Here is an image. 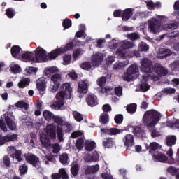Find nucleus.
Here are the masks:
<instances>
[{
	"label": "nucleus",
	"instance_id": "obj_1",
	"mask_svg": "<svg viewBox=\"0 0 179 179\" xmlns=\"http://www.w3.org/2000/svg\"><path fill=\"white\" fill-rule=\"evenodd\" d=\"M141 71L145 73L143 76L151 78L153 80H159V77L155 75V65H153V62L150 59L144 58L141 60Z\"/></svg>",
	"mask_w": 179,
	"mask_h": 179
},
{
	"label": "nucleus",
	"instance_id": "obj_2",
	"mask_svg": "<svg viewBox=\"0 0 179 179\" xmlns=\"http://www.w3.org/2000/svg\"><path fill=\"white\" fill-rule=\"evenodd\" d=\"M160 117V113L155 110L146 111L143 117V124L148 128H153L159 122Z\"/></svg>",
	"mask_w": 179,
	"mask_h": 179
},
{
	"label": "nucleus",
	"instance_id": "obj_3",
	"mask_svg": "<svg viewBox=\"0 0 179 179\" xmlns=\"http://www.w3.org/2000/svg\"><path fill=\"white\" fill-rule=\"evenodd\" d=\"M55 122H56V124H58L57 128L58 141L59 142H64V132H68V131H69V129L72 128V126L69 123H65L64 124H61V122H62V120L59 117H55Z\"/></svg>",
	"mask_w": 179,
	"mask_h": 179
},
{
	"label": "nucleus",
	"instance_id": "obj_4",
	"mask_svg": "<svg viewBox=\"0 0 179 179\" xmlns=\"http://www.w3.org/2000/svg\"><path fill=\"white\" fill-rule=\"evenodd\" d=\"M139 76V69L136 64H131L122 75L123 80L131 82Z\"/></svg>",
	"mask_w": 179,
	"mask_h": 179
},
{
	"label": "nucleus",
	"instance_id": "obj_5",
	"mask_svg": "<svg viewBox=\"0 0 179 179\" xmlns=\"http://www.w3.org/2000/svg\"><path fill=\"white\" fill-rule=\"evenodd\" d=\"M120 45L121 47L117 51V55L120 57V58L131 57L127 50H129V48H134V47H135V43L128 41H122L120 42Z\"/></svg>",
	"mask_w": 179,
	"mask_h": 179
},
{
	"label": "nucleus",
	"instance_id": "obj_6",
	"mask_svg": "<svg viewBox=\"0 0 179 179\" xmlns=\"http://www.w3.org/2000/svg\"><path fill=\"white\" fill-rule=\"evenodd\" d=\"M62 80V76L59 73H55L50 78V85L49 90L52 93H55L61 86V81Z\"/></svg>",
	"mask_w": 179,
	"mask_h": 179
},
{
	"label": "nucleus",
	"instance_id": "obj_7",
	"mask_svg": "<svg viewBox=\"0 0 179 179\" xmlns=\"http://www.w3.org/2000/svg\"><path fill=\"white\" fill-rule=\"evenodd\" d=\"M73 43H69L64 47H61L60 48H57L55 50H53L52 52L48 55L49 57V61H51L52 59H55L59 55H61V54H64V52H66V51H69V50H71L73 48Z\"/></svg>",
	"mask_w": 179,
	"mask_h": 179
},
{
	"label": "nucleus",
	"instance_id": "obj_8",
	"mask_svg": "<svg viewBox=\"0 0 179 179\" xmlns=\"http://www.w3.org/2000/svg\"><path fill=\"white\" fill-rule=\"evenodd\" d=\"M50 61V57L47 55L45 50L41 47H38L35 50L34 62H45Z\"/></svg>",
	"mask_w": 179,
	"mask_h": 179
},
{
	"label": "nucleus",
	"instance_id": "obj_9",
	"mask_svg": "<svg viewBox=\"0 0 179 179\" xmlns=\"http://www.w3.org/2000/svg\"><path fill=\"white\" fill-rule=\"evenodd\" d=\"M62 90L56 95V98L59 99H66L71 98V94L72 93V87H71V84L66 83L62 85L61 86Z\"/></svg>",
	"mask_w": 179,
	"mask_h": 179
},
{
	"label": "nucleus",
	"instance_id": "obj_10",
	"mask_svg": "<svg viewBox=\"0 0 179 179\" xmlns=\"http://www.w3.org/2000/svg\"><path fill=\"white\" fill-rule=\"evenodd\" d=\"M148 31L150 33H160L162 31V27L160 25V22L156 18H151L148 20Z\"/></svg>",
	"mask_w": 179,
	"mask_h": 179
},
{
	"label": "nucleus",
	"instance_id": "obj_11",
	"mask_svg": "<svg viewBox=\"0 0 179 179\" xmlns=\"http://www.w3.org/2000/svg\"><path fill=\"white\" fill-rule=\"evenodd\" d=\"M27 163H30L32 164L34 167L36 169H41V162H40V159L37 156L31 154H29L25 156Z\"/></svg>",
	"mask_w": 179,
	"mask_h": 179
},
{
	"label": "nucleus",
	"instance_id": "obj_12",
	"mask_svg": "<svg viewBox=\"0 0 179 179\" xmlns=\"http://www.w3.org/2000/svg\"><path fill=\"white\" fill-rule=\"evenodd\" d=\"M15 141H17V134H7L4 136L0 134V146L5 145L6 142H15Z\"/></svg>",
	"mask_w": 179,
	"mask_h": 179
},
{
	"label": "nucleus",
	"instance_id": "obj_13",
	"mask_svg": "<svg viewBox=\"0 0 179 179\" xmlns=\"http://www.w3.org/2000/svg\"><path fill=\"white\" fill-rule=\"evenodd\" d=\"M154 72L159 75V76H166L169 73V70L164 68L160 63H155L154 64Z\"/></svg>",
	"mask_w": 179,
	"mask_h": 179
},
{
	"label": "nucleus",
	"instance_id": "obj_14",
	"mask_svg": "<svg viewBox=\"0 0 179 179\" xmlns=\"http://www.w3.org/2000/svg\"><path fill=\"white\" fill-rule=\"evenodd\" d=\"M103 56L101 52H96L91 57V61L93 66H99L101 65V62H103Z\"/></svg>",
	"mask_w": 179,
	"mask_h": 179
},
{
	"label": "nucleus",
	"instance_id": "obj_15",
	"mask_svg": "<svg viewBox=\"0 0 179 179\" xmlns=\"http://www.w3.org/2000/svg\"><path fill=\"white\" fill-rule=\"evenodd\" d=\"M123 143L124 146H127V150L132 146H135V141L134 140V136L132 134H127L122 138Z\"/></svg>",
	"mask_w": 179,
	"mask_h": 179
},
{
	"label": "nucleus",
	"instance_id": "obj_16",
	"mask_svg": "<svg viewBox=\"0 0 179 179\" xmlns=\"http://www.w3.org/2000/svg\"><path fill=\"white\" fill-rule=\"evenodd\" d=\"M57 127L54 124H48L45 129V132L48 136H50L52 139L57 138V131H55Z\"/></svg>",
	"mask_w": 179,
	"mask_h": 179
},
{
	"label": "nucleus",
	"instance_id": "obj_17",
	"mask_svg": "<svg viewBox=\"0 0 179 179\" xmlns=\"http://www.w3.org/2000/svg\"><path fill=\"white\" fill-rule=\"evenodd\" d=\"M173 52L170 49L167 48H160L157 54V57L159 59H163V58H166V57H170L172 55Z\"/></svg>",
	"mask_w": 179,
	"mask_h": 179
},
{
	"label": "nucleus",
	"instance_id": "obj_18",
	"mask_svg": "<svg viewBox=\"0 0 179 179\" xmlns=\"http://www.w3.org/2000/svg\"><path fill=\"white\" fill-rule=\"evenodd\" d=\"M86 102L88 106H90L91 107H94L95 106H97V104H99V100L97 99V96H96V95H94V94L87 95L86 98Z\"/></svg>",
	"mask_w": 179,
	"mask_h": 179
},
{
	"label": "nucleus",
	"instance_id": "obj_19",
	"mask_svg": "<svg viewBox=\"0 0 179 179\" xmlns=\"http://www.w3.org/2000/svg\"><path fill=\"white\" fill-rule=\"evenodd\" d=\"M89 81H87V80H85L78 83V92H79V93L86 94V93H87Z\"/></svg>",
	"mask_w": 179,
	"mask_h": 179
},
{
	"label": "nucleus",
	"instance_id": "obj_20",
	"mask_svg": "<svg viewBox=\"0 0 179 179\" xmlns=\"http://www.w3.org/2000/svg\"><path fill=\"white\" fill-rule=\"evenodd\" d=\"M36 87L39 92H44L47 87V81L45 78L41 77L36 80Z\"/></svg>",
	"mask_w": 179,
	"mask_h": 179
},
{
	"label": "nucleus",
	"instance_id": "obj_21",
	"mask_svg": "<svg viewBox=\"0 0 179 179\" xmlns=\"http://www.w3.org/2000/svg\"><path fill=\"white\" fill-rule=\"evenodd\" d=\"M155 162H160V163H166L169 160V157L163 153H158L153 156Z\"/></svg>",
	"mask_w": 179,
	"mask_h": 179
},
{
	"label": "nucleus",
	"instance_id": "obj_22",
	"mask_svg": "<svg viewBox=\"0 0 179 179\" xmlns=\"http://www.w3.org/2000/svg\"><path fill=\"white\" fill-rule=\"evenodd\" d=\"M148 79L149 77L143 76V79L141 81L140 88L142 92H148L149 89H150V86L148 84Z\"/></svg>",
	"mask_w": 179,
	"mask_h": 179
},
{
	"label": "nucleus",
	"instance_id": "obj_23",
	"mask_svg": "<svg viewBox=\"0 0 179 179\" xmlns=\"http://www.w3.org/2000/svg\"><path fill=\"white\" fill-rule=\"evenodd\" d=\"M3 117L6 120L8 127L11 129V131H15V129H16V123H15L9 116H6V114L3 115Z\"/></svg>",
	"mask_w": 179,
	"mask_h": 179
},
{
	"label": "nucleus",
	"instance_id": "obj_24",
	"mask_svg": "<svg viewBox=\"0 0 179 179\" xmlns=\"http://www.w3.org/2000/svg\"><path fill=\"white\" fill-rule=\"evenodd\" d=\"M63 107L64 100H58L50 105L52 110H55L56 111H58V110H62Z\"/></svg>",
	"mask_w": 179,
	"mask_h": 179
},
{
	"label": "nucleus",
	"instance_id": "obj_25",
	"mask_svg": "<svg viewBox=\"0 0 179 179\" xmlns=\"http://www.w3.org/2000/svg\"><path fill=\"white\" fill-rule=\"evenodd\" d=\"M99 169H100L99 164L87 166L85 169V174H94V173H97V171H99Z\"/></svg>",
	"mask_w": 179,
	"mask_h": 179
},
{
	"label": "nucleus",
	"instance_id": "obj_26",
	"mask_svg": "<svg viewBox=\"0 0 179 179\" xmlns=\"http://www.w3.org/2000/svg\"><path fill=\"white\" fill-rule=\"evenodd\" d=\"M11 55L14 58H19L22 49L17 45H14L11 48Z\"/></svg>",
	"mask_w": 179,
	"mask_h": 179
},
{
	"label": "nucleus",
	"instance_id": "obj_27",
	"mask_svg": "<svg viewBox=\"0 0 179 179\" xmlns=\"http://www.w3.org/2000/svg\"><path fill=\"white\" fill-rule=\"evenodd\" d=\"M69 156L66 153H63L59 155V162L63 164V166H66L69 164Z\"/></svg>",
	"mask_w": 179,
	"mask_h": 179
},
{
	"label": "nucleus",
	"instance_id": "obj_28",
	"mask_svg": "<svg viewBox=\"0 0 179 179\" xmlns=\"http://www.w3.org/2000/svg\"><path fill=\"white\" fill-rule=\"evenodd\" d=\"M22 58L25 59V61L34 62V54L31 52H25L24 54H22Z\"/></svg>",
	"mask_w": 179,
	"mask_h": 179
},
{
	"label": "nucleus",
	"instance_id": "obj_29",
	"mask_svg": "<svg viewBox=\"0 0 179 179\" xmlns=\"http://www.w3.org/2000/svg\"><path fill=\"white\" fill-rule=\"evenodd\" d=\"M96 146V143L92 140H87L85 142V150H87V152H92V150H94Z\"/></svg>",
	"mask_w": 179,
	"mask_h": 179
},
{
	"label": "nucleus",
	"instance_id": "obj_30",
	"mask_svg": "<svg viewBox=\"0 0 179 179\" xmlns=\"http://www.w3.org/2000/svg\"><path fill=\"white\" fill-rule=\"evenodd\" d=\"M129 62L128 60H125L124 62H116L113 64V69L115 71H117L118 69H121V68H124V66H127Z\"/></svg>",
	"mask_w": 179,
	"mask_h": 179
},
{
	"label": "nucleus",
	"instance_id": "obj_31",
	"mask_svg": "<svg viewBox=\"0 0 179 179\" xmlns=\"http://www.w3.org/2000/svg\"><path fill=\"white\" fill-rule=\"evenodd\" d=\"M58 68L57 67H48L45 69V74L46 76L50 77L52 73H57Z\"/></svg>",
	"mask_w": 179,
	"mask_h": 179
},
{
	"label": "nucleus",
	"instance_id": "obj_32",
	"mask_svg": "<svg viewBox=\"0 0 179 179\" xmlns=\"http://www.w3.org/2000/svg\"><path fill=\"white\" fill-rule=\"evenodd\" d=\"M114 145V141H113L112 138H105L103 141V145L105 148H113Z\"/></svg>",
	"mask_w": 179,
	"mask_h": 179
},
{
	"label": "nucleus",
	"instance_id": "obj_33",
	"mask_svg": "<svg viewBox=\"0 0 179 179\" xmlns=\"http://www.w3.org/2000/svg\"><path fill=\"white\" fill-rule=\"evenodd\" d=\"M99 122H101V124H108V122H110V116L105 113L101 114L99 117Z\"/></svg>",
	"mask_w": 179,
	"mask_h": 179
},
{
	"label": "nucleus",
	"instance_id": "obj_34",
	"mask_svg": "<svg viewBox=\"0 0 179 179\" xmlns=\"http://www.w3.org/2000/svg\"><path fill=\"white\" fill-rule=\"evenodd\" d=\"M41 142L44 148H49V146H51V141H50V138L45 137V136H41Z\"/></svg>",
	"mask_w": 179,
	"mask_h": 179
},
{
	"label": "nucleus",
	"instance_id": "obj_35",
	"mask_svg": "<svg viewBox=\"0 0 179 179\" xmlns=\"http://www.w3.org/2000/svg\"><path fill=\"white\" fill-rule=\"evenodd\" d=\"M132 9L127 8L123 12V15L122 16L123 20H128L132 16Z\"/></svg>",
	"mask_w": 179,
	"mask_h": 179
},
{
	"label": "nucleus",
	"instance_id": "obj_36",
	"mask_svg": "<svg viewBox=\"0 0 179 179\" xmlns=\"http://www.w3.org/2000/svg\"><path fill=\"white\" fill-rule=\"evenodd\" d=\"M177 141V138H176V136H169L166 137V145L168 146H173L176 145V141Z\"/></svg>",
	"mask_w": 179,
	"mask_h": 179
},
{
	"label": "nucleus",
	"instance_id": "obj_37",
	"mask_svg": "<svg viewBox=\"0 0 179 179\" xmlns=\"http://www.w3.org/2000/svg\"><path fill=\"white\" fill-rule=\"evenodd\" d=\"M15 106L20 108H24L25 111L29 110V104L24 102V101H20L15 103Z\"/></svg>",
	"mask_w": 179,
	"mask_h": 179
},
{
	"label": "nucleus",
	"instance_id": "obj_38",
	"mask_svg": "<svg viewBox=\"0 0 179 179\" xmlns=\"http://www.w3.org/2000/svg\"><path fill=\"white\" fill-rule=\"evenodd\" d=\"M71 174L76 177L78 176V173H79V165L78 164H72L71 165Z\"/></svg>",
	"mask_w": 179,
	"mask_h": 179
},
{
	"label": "nucleus",
	"instance_id": "obj_39",
	"mask_svg": "<svg viewBox=\"0 0 179 179\" xmlns=\"http://www.w3.org/2000/svg\"><path fill=\"white\" fill-rule=\"evenodd\" d=\"M30 84V78H23L19 83H18V86L19 87H26V86H29V85Z\"/></svg>",
	"mask_w": 179,
	"mask_h": 179
},
{
	"label": "nucleus",
	"instance_id": "obj_40",
	"mask_svg": "<svg viewBox=\"0 0 179 179\" xmlns=\"http://www.w3.org/2000/svg\"><path fill=\"white\" fill-rule=\"evenodd\" d=\"M17 150H16V148L14 146H9L7 148V153L10 155V157H13V159H15V155Z\"/></svg>",
	"mask_w": 179,
	"mask_h": 179
},
{
	"label": "nucleus",
	"instance_id": "obj_41",
	"mask_svg": "<svg viewBox=\"0 0 179 179\" xmlns=\"http://www.w3.org/2000/svg\"><path fill=\"white\" fill-rule=\"evenodd\" d=\"M73 116L76 121H78V122H80V121L83 120V115L80 114L76 110L73 111Z\"/></svg>",
	"mask_w": 179,
	"mask_h": 179
},
{
	"label": "nucleus",
	"instance_id": "obj_42",
	"mask_svg": "<svg viewBox=\"0 0 179 179\" xmlns=\"http://www.w3.org/2000/svg\"><path fill=\"white\" fill-rule=\"evenodd\" d=\"M59 174L62 179H69V176L66 173V169H65L64 168H61L59 170Z\"/></svg>",
	"mask_w": 179,
	"mask_h": 179
},
{
	"label": "nucleus",
	"instance_id": "obj_43",
	"mask_svg": "<svg viewBox=\"0 0 179 179\" xmlns=\"http://www.w3.org/2000/svg\"><path fill=\"white\" fill-rule=\"evenodd\" d=\"M43 117L45 118L47 121H51L52 118H54V114L51 113V111L49 110H45L43 112Z\"/></svg>",
	"mask_w": 179,
	"mask_h": 179
},
{
	"label": "nucleus",
	"instance_id": "obj_44",
	"mask_svg": "<svg viewBox=\"0 0 179 179\" xmlns=\"http://www.w3.org/2000/svg\"><path fill=\"white\" fill-rule=\"evenodd\" d=\"M127 110L129 112L130 114H134L136 111V104L135 103H131L130 105H128L127 106Z\"/></svg>",
	"mask_w": 179,
	"mask_h": 179
},
{
	"label": "nucleus",
	"instance_id": "obj_45",
	"mask_svg": "<svg viewBox=\"0 0 179 179\" xmlns=\"http://www.w3.org/2000/svg\"><path fill=\"white\" fill-rule=\"evenodd\" d=\"M127 37L129 38V40H131V41H135L136 40H139V38H141V36L136 33L129 34H127Z\"/></svg>",
	"mask_w": 179,
	"mask_h": 179
},
{
	"label": "nucleus",
	"instance_id": "obj_46",
	"mask_svg": "<svg viewBox=\"0 0 179 179\" xmlns=\"http://www.w3.org/2000/svg\"><path fill=\"white\" fill-rule=\"evenodd\" d=\"M138 50L139 51H148V50H149V45L143 42H141L138 45Z\"/></svg>",
	"mask_w": 179,
	"mask_h": 179
},
{
	"label": "nucleus",
	"instance_id": "obj_47",
	"mask_svg": "<svg viewBox=\"0 0 179 179\" xmlns=\"http://www.w3.org/2000/svg\"><path fill=\"white\" fill-rule=\"evenodd\" d=\"M170 66L173 71H179V60H176L172 62Z\"/></svg>",
	"mask_w": 179,
	"mask_h": 179
},
{
	"label": "nucleus",
	"instance_id": "obj_48",
	"mask_svg": "<svg viewBox=\"0 0 179 179\" xmlns=\"http://www.w3.org/2000/svg\"><path fill=\"white\" fill-rule=\"evenodd\" d=\"M28 166L26 164H24L21 166H20V174L22 175H24L27 173V170H28Z\"/></svg>",
	"mask_w": 179,
	"mask_h": 179
},
{
	"label": "nucleus",
	"instance_id": "obj_49",
	"mask_svg": "<svg viewBox=\"0 0 179 179\" xmlns=\"http://www.w3.org/2000/svg\"><path fill=\"white\" fill-rule=\"evenodd\" d=\"M6 15L8 16V17L12 19V17L15 16V10H13L12 8H8L6 10Z\"/></svg>",
	"mask_w": 179,
	"mask_h": 179
},
{
	"label": "nucleus",
	"instance_id": "obj_50",
	"mask_svg": "<svg viewBox=\"0 0 179 179\" xmlns=\"http://www.w3.org/2000/svg\"><path fill=\"white\" fill-rule=\"evenodd\" d=\"M0 129L3 132H8V127H6V124L3 122V118L1 117H0Z\"/></svg>",
	"mask_w": 179,
	"mask_h": 179
},
{
	"label": "nucleus",
	"instance_id": "obj_51",
	"mask_svg": "<svg viewBox=\"0 0 179 179\" xmlns=\"http://www.w3.org/2000/svg\"><path fill=\"white\" fill-rule=\"evenodd\" d=\"M150 148L151 150H157V149L162 148V145L156 142H153L150 144Z\"/></svg>",
	"mask_w": 179,
	"mask_h": 179
},
{
	"label": "nucleus",
	"instance_id": "obj_52",
	"mask_svg": "<svg viewBox=\"0 0 179 179\" xmlns=\"http://www.w3.org/2000/svg\"><path fill=\"white\" fill-rule=\"evenodd\" d=\"M25 71H26L27 75H31V73H36L37 72V68L27 67Z\"/></svg>",
	"mask_w": 179,
	"mask_h": 179
},
{
	"label": "nucleus",
	"instance_id": "obj_53",
	"mask_svg": "<svg viewBox=\"0 0 179 179\" xmlns=\"http://www.w3.org/2000/svg\"><path fill=\"white\" fill-rule=\"evenodd\" d=\"M10 70L12 72H13V73H20V72H22V69L20 66H19V65L12 66Z\"/></svg>",
	"mask_w": 179,
	"mask_h": 179
},
{
	"label": "nucleus",
	"instance_id": "obj_54",
	"mask_svg": "<svg viewBox=\"0 0 179 179\" xmlns=\"http://www.w3.org/2000/svg\"><path fill=\"white\" fill-rule=\"evenodd\" d=\"M3 162L6 167H10V158L8 155H5L3 157Z\"/></svg>",
	"mask_w": 179,
	"mask_h": 179
},
{
	"label": "nucleus",
	"instance_id": "obj_55",
	"mask_svg": "<svg viewBox=\"0 0 179 179\" xmlns=\"http://www.w3.org/2000/svg\"><path fill=\"white\" fill-rule=\"evenodd\" d=\"M52 148L53 153H59V151L61 150V145L58 143H55L52 145Z\"/></svg>",
	"mask_w": 179,
	"mask_h": 179
},
{
	"label": "nucleus",
	"instance_id": "obj_56",
	"mask_svg": "<svg viewBox=\"0 0 179 179\" xmlns=\"http://www.w3.org/2000/svg\"><path fill=\"white\" fill-rule=\"evenodd\" d=\"M62 26H63V27H64V29H69V27H71V26H72V22H71V20L66 19L63 22Z\"/></svg>",
	"mask_w": 179,
	"mask_h": 179
},
{
	"label": "nucleus",
	"instance_id": "obj_57",
	"mask_svg": "<svg viewBox=\"0 0 179 179\" xmlns=\"http://www.w3.org/2000/svg\"><path fill=\"white\" fill-rule=\"evenodd\" d=\"M71 56L70 55H65L63 57L64 64L69 65V64H71Z\"/></svg>",
	"mask_w": 179,
	"mask_h": 179
},
{
	"label": "nucleus",
	"instance_id": "obj_58",
	"mask_svg": "<svg viewBox=\"0 0 179 179\" xmlns=\"http://www.w3.org/2000/svg\"><path fill=\"white\" fill-rule=\"evenodd\" d=\"M80 66L83 69H85V70H89L90 69V68H92V64H90V62H85L82 63Z\"/></svg>",
	"mask_w": 179,
	"mask_h": 179
},
{
	"label": "nucleus",
	"instance_id": "obj_59",
	"mask_svg": "<svg viewBox=\"0 0 179 179\" xmlns=\"http://www.w3.org/2000/svg\"><path fill=\"white\" fill-rule=\"evenodd\" d=\"M54 161V156L52 154H48L46 156V160H45V164H50L52 162Z\"/></svg>",
	"mask_w": 179,
	"mask_h": 179
},
{
	"label": "nucleus",
	"instance_id": "obj_60",
	"mask_svg": "<svg viewBox=\"0 0 179 179\" xmlns=\"http://www.w3.org/2000/svg\"><path fill=\"white\" fill-rule=\"evenodd\" d=\"M122 121H124V117L122 116V115H117L115 117V122L117 124H122Z\"/></svg>",
	"mask_w": 179,
	"mask_h": 179
},
{
	"label": "nucleus",
	"instance_id": "obj_61",
	"mask_svg": "<svg viewBox=\"0 0 179 179\" xmlns=\"http://www.w3.org/2000/svg\"><path fill=\"white\" fill-rule=\"evenodd\" d=\"M14 157H15L17 162H22V160H23V159L22 158V151L17 150L15 155H14Z\"/></svg>",
	"mask_w": 179,
	"mask_h": 179
},
{
	"label": "nucleus",
	"instance_id": "obj_62",
	"mask_svg": "<svg viewBox=\"0 0 179 179\" xmlns=\"http://www.w3.org/2000/svg\"><path fill=\"white\" fill-rule=\"evenodd\" d=\"M115 93L118 97L122 96V87H117L115 88Z\"/></svg>",
	"mask_w": 179,
	"mask_h": 179
},
{
	"label": "nucleus",
	"instance_id": "obj_63",
	"mask_svg": "<svg viewBox=\"0 0 179 179\" xmlns=\"http://www.w3.org/2000/svg\"><path fill=\"white\" fill-rule=\"evenodd\" d=\"M99 86H104L106 85V77H101L96 80Z\"/></svg>",
	"mask_w": 179,
	"mask_h": 179
},
{
	"label": "nucleus",
	"instance_id": "obj_64",
	"mask_svg": "<svg viewBox=\"0 0 179 179\" xmlns=\"http://www.w3.org/2000/svg\"><path fill=\"white\" fill-rule=\"evenodd\" d=\"M167 171L168 173H169V174H171L172 176H174V174H176V173H178V171L173 166L169 167L167 169Z\"/></svg>",
	"mask_w": 179,
	"mask_h": 179
}]
</instances>
